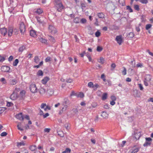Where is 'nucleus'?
<instances>
[{
    "mask_svg": "<svg viewBox=\"0 0 153 153\" xmlns=\"http://www.w3.org/2000/svg\"><path fill=\"white\" fill-rule=\"evenodd\" d=\"M55 7L56 10L58 12H61L64 8L62 4H59V5L56 4L55 6Z\"/></svg>",
    "mask_w": 153,
    "mask_h": 153,
    "instance_id": "6e6552de",
    "label": "nucleus"
},
{
    "mask_svg": "<svg viewBox=\"0 0 153 153\" xmlns=\"http://www.w3.org/2000/svg\"><path fill=\"white\" fill-rule=\"evenodd\" d=\"M124 69L122 71V74L123 75H125L126 74V70L125 68L123 67Z\"/></svg>",
    "mask_w": 153,
    "mask_h": 153,
    "instance_id": "864d4df0",
    "label": "nucleus"
},
{
    "mask_svg": "<svg viewBox=\"0 0 153 153\" xmlns=\"http://www.w3.org/2000/svg\"><path fill=\"white\" fill-rule=\"evenodd\" d=\"M19 60L17 59H16L13 62V65L14 66H16L17 65L18 62H19Z\"/></svg>",
    "mask_w": 153,
    "mask_h": 153,
    "instance_id": "f704fd0d",
    "label": "nucleus"
},
{
    "mask_svg": "<svg viewBox=\"0 0 153 153\" xmlns=\"http://www.w3.org/2000/svg\"><path fill=\"white\" fill-rule=\"evenodd\" d=\"M46 62H49L51 61V58L50 56H47L45 59Z\"/></svg>",
    "mask_w": 153,
    "mask_h": 153,
    "instance_id": "c9c22d12",
    "label": "nucleus"
},
{
    "mask_svg": "<svg viewBox=\"0 0 153 153\" xmlns=\"http://www.w3.org/2000/svg\"><path fill=\"white\" fill-rule=\"evenodd\" d=\"M69 103V101L68 99H65L64 102H63L62 105L63 106L60 110L59 114H61L63 112L65 111L68 107V104Z\"/></svg>",
    "mask_w": 153,
    "mask_h": 153,
    "instance_id": "f257e3e1",
    "label": "nucleus"
},
{
    "mask_svg": "<svg viewBox=\"0 0 153 153\" xmlns=\"http://www.w3.org/2000/svg\"><path fill=\"white\" fill-rule=\"evenodd\" d=\"M152 26V25L150 24H148L146 25V30H148L151 28Z\"/></svg>",
    "mask_w": 153,
    "mask_h": 153,
    "instance_id": "ea45409f",
    "label": "nucleus"
},
{
    "mask_svg": "<svg viewBox=\"0 0 153 153\" xmlns=\"http://www.w3.org/2000/svg\"><path fill=\"white\" fill-rule=\"evenodd\" d=\"M105 62V59H104L102 57H101L100 58V61L99 62L101 63V64H104Z\"/></svg>",
    "mask_w": 153,
    "mask_h": 153,
    "instance_id": "473e14b6",
    "label": "nucleus"
},
{
    "mask_svg": "<svg viewBox=\"0 0 153 153\" xmlns=\"http://www.w3.org/2000/svg\"><path fill=\"white\" fill-rule=\"evenodd\" d=\"M101 116L104 119H107L108 118V114L106 112H102Z\"/></svg>",
    "mask_w": 153,
    "mask_h": 153,
    "instance_id": "4468645a",
    "label": "nucleus"
},
{
    "mask_svg": "<svg viewBox=\"0 0 153 153\" xmlns=\"http://www.w3.org/2000/svg\"><path fill=\"white\" fill-rule=\"evenodd\" d=\"M10 99L12 100H16L18 98V96H10Z\"/></svg>",
    "mask_w": 153,
    "mask_h": 153,
    "instance_id": "8fccbe9b",
    "label": "nucleus"
},
{
    "mask_svg": "<svg viewBox=\"0 0 153 153\" xmlns=\"http://www.w3.org/2000/svg\"><path fill=\"white\" fill-rule=\"evenodd\" d=\"M36 147L35 145H32L30 146L29 149L32 151H35L36 149Z\"/></svg>",
    "mask_w": 153,
    "mask_h": 153,
    "instance_id": "a878e982",
    "label": "nucleus"
},
{
    "mask_svg": "<svg viewBox=\"0 0 153 153\" xmlns=\"http://www.w3.org/2000/svg\"><path fill=\"white\" fill-rule=\"evenodd\" d=\"M49 79L50 78L48 77H45L41 80V82L42 84L45 85L47 83Z\"/></svg>",
    "mask_w": 153,
    "mask_h": 153,
    "instance_id": "f8f14e48",
    "label": "nucleus"
},
{
    "mask_svg": "<svg viewBox=\"0 0 153 153\" xmlns=\"http://www.w3.org/2000/svg\"><path fill=\"white\" fill-rule=\"evenodd\" d=\"M25 145V143L23 142H20L18 144V145L19 146H24Z\"/></svg>",
    "mask_w": 153,
    "mask_h": 153,
    "instance_id": "774afa93",
    "label": "nucleus"
},
{
    "mask_svg": "<svg viewBox=\"0 0 153 153\" xmlns=\"http://www.w3.org/2000/svg\"><path fill=\"white\" fill-rule=\"evenodd\" d=\"M34 60L36 64L38 63L39 62V59L38 56H35Z\"/></svg>",
    "mask_w": 153,
    "mask_h": 153,
    "instance_id": "c756f323",
    "label": "nucleus"
},
{
    "mask_svg": "<svg viewBox=\"0 0 153 153\" xmlns=\"http://www.w3.org/2000/svg\"><path fill=\"white\" fill-rule=\"evenodd\" d=\"M48 39L49 40L52 42L53 43H54L55 42V40L54 37L51 36H49Z\"/></svg>",
    "mask_w": 153,
    "mask_h": 153,
    "instance_id": "5701e85b",
    "label": "nucleus"
},
{
    "mask_svg": "<svg viewBox=\"0 0 153 153\" xmlns=\"http://www.w3.org/2000/svg\"><path fill=\"white\" fill-rule=\"evenodd\" d=\"M111 100L110 101V104L112 105H114L115 104V101L117 100V98L116 96H111Z\"/></svg>",
    "mask_w": 153,
    "mask_h": 153,
    "instance_id": "9d476101",
    "label": "nucleus"
},
{
    "mask_svg": "<svg viewBox=\"0 0 153 153\" xmlns=\"http://www.w3.org/2000/svg\"><path fill=\"white\" fill-rule=\"evenodd\" d=\"M100 34H101V33L99 31H97L95 33V36L97 37H98L100 36Z\"/></svg>",
    "mask_w": 153,
    "mask_h": 153,
    "instance_id": "49530a36",
    "label": "nucleus"
},
{
    "mask_svg": "<svg viewBox=\"0 0 153 153\" xmlns=\"http://www.w3.org/2000/svg\"><path fill=\"white\" fill-rule=\"evenodd\" d=\"M71 149L69 148H67L65 150L62 152V153H70Z\"/></svg>",
    "mask_w": 153,
    "mask_h": 153,
    "instance_id": "c85d7f7f",
    "label": "nucleus"
},
{
    "mask_svg": "<svg viewBox=\"0 0 153 153\" xmlns=\"http://www.w3.org/2000/svg\"><path fill=\"white\" fill-rule=\"evenodd\" d=\"M30 91L33 93H35L37 91V88L35 84H31L30 87Z\"/></svg>",
    "mask_w": 153,
    "mask_h": 153,
    "instance_id": "423d86ee",
    "label": "nucleus"
},
{
    "mask_svg": "<svg viewBox=\"0 0 153 153\" xmlns=\"http://www.w3.org/2000/svg\"><path fill=\"white\" fill-rule=\"evenodd\" d=\"M147 51L150 55L153 56V53L151 52L149 50H147Z\"/></svg>",
    "mask_w": 153,
    "mask_h": 153,
    "instance_id": "0e129e2a",
    "label": "nucleus"
},
{
    "mask_svg": "<svg viewBox=\"0 0 153 153\" xmlns=\"http://www.w3.org/2000/svg\"><path fill=\"white\" fill-rule=\"evenodd\" d=\"M48 92L50 95H53V90L52 89H49L48 91Z\"/></svg>",
    "mask_w": 153,
    "mask_h": 153,
    "instance_id": "6e6d98bb",
    "label": "nucleus"
},
{
    "mask_svg": "<svg viewBox=\"0 0 153 153\" xmlns=\"http://www.w3.org/2000/svg\"><path fill=\"white\" fill-rule=\"evenodd\" d=\"M13 32V30L12 28L10 27L9 28L8 32V35L9 37L11 36Z\"/></svg>",
    "mask_w": 153,
    "mask_h": 153,
    "instance_id": "6ab92c4d",
    "label": "nucleus"
},
{
    "mask_svg": "<svg viewBox=\"0 0 153 153\" xmlns=\"http://www.w3.org/2000/svg\"><path fill=\"white\" fill-rule=\"evenodd\" d=\"M55 6L56 4H62L61 0H54Z\"/></svg>",
    "mask_w": 153,
    "mask_h": 153,
    "instance_id": "cd10ccee",
    "label": "nucleus"
},
{
    "mask_svg": "<svg viewBox=\"0 0 153 153\" xmlns=\"http://www.w3.org/2000/svg\"><path fill=\"white\" fill-rule=\"evenodd\" d=\"M134 8L135 10H136L137 11H139L140 10L139 6V5H134Z\"/></svg>",
    "mask_w": 153,
    "mask_h": 153,
    "instance_id": "de8ad7c7",
    "label": "nucleus"
},
{
    "mask_svg": "<svg viewBox=\"0 0 153 153\" xmlns=\"http://www.w3.org/2000/svg\"><path fill=\"white\" fill-rule=\"evenodd\" d=\"M17 127L18 130L22 131L23 130V129L22 126V123H18L17 125Z\"/></svg>",
    "mask_w": 153,
    "mask_h": 153,
    "instance_id": "4be33fe9",
    "label": "nucleus"
},
{
    "mask_svg": "<svg viewBox=\"0 0 153 153\" xmlns=\"http://www.w3.org/2000/svg\"><path fill=\"white\" fill-rule=\"evenodd\" d=\"M86 20L85 19L83 18L81 19L80 22L82 24H85L86 22Z\"/></svg>",
    "mask_w": 153,
    "mask_h": 153,
    "instance_id": "c03bdc74",
    "label": "nucleus"
},
{
    "mask_svg": "<svg viewBox=\"0 0 153 153\" xmlns=\"http://www.w3.org/2000/svg\"><path fill=\"white\" fill-rule=\"evenodd\" d=\"M10 68L7 66H3L1 67V71L4 72L10 73L11 72Z\"/></svg>",
    "mask_w": 153,
    "mask_h": 153,
    "instance_id": "39448f33",
    "label": "nucleus"
},
{
    "mask_svg": "<svg viewBox=\"0 0 153 153\" xmlns=\"http://www.w3.org/2000/svg\"><path fill=\"white\" fill-rule=\"evenodd\" d=\"M151 79V76L149 75H147L146 76L145 80L149 82Z\"/></svg>",
    "mask_w": 153,
    "mask_h": 153,
    "instance_id": "b1692460",
    "label": "nucleus"
},
{
    "mask_svg": "<svg viewBox=\"0 0 153 153\" xmlns=\"http://www.w3.org/2000/svg\"><path fill=\"white\" fill-rule=\"evenodd\" d=\"M7 102V104L6 105L7 107H10L11 106H13V104L11 102H9L6 101Z\"/></svg>",
    "mask_w": 153,
    "mask_h": 153,
    "instance_id": "58836bf2",
    "label": "nucleus"
},
{
    "mask_svg": "<svg viewBox=\"0 0 153 153\" xmlns=\"http://www.w3.org/2000/svg\"><path fill=\"white\" fill-rule=\"evenodd\" d=\"M105 76L104 74H102L101 76V78L103 80L104 82L106 81Z\"/></svg>",
    "mask_w": 153,
    "mask_h": 153,
    "instance_id": "37998d69",
    "label": "nucleus"
},
{
    "mask_svg": "<svg viewBox=\"0 0 153 153\" xmlns=\"http://www.w3.org/2000/svg\"><path fill=\"white\" fill-rule=\"evenodd\" d=\"M43 12V10L42 9L39 8L36 11V12L39 15Z\"/></svg>",
    "mask_w": 153,
    "mask_h": 153,
    "instance_id": "bb28decb",
    "label": "nucleus"
},
{
    "mask_svg": "<svg viewBox=\"0 0 153 153\" xmlns=\"http://www.w3.org/2000/svg\"><path fill=\"white\" fill-rule=\"evenodd\" d=\"M74 22L76 23H78L79 22V19L78 18H75L74 20Z\"/></svg>",
    "mask_w": 153,
    "mask_h": 153,
    "instance_id": "a18cd8bd",
    "label": "nucleus"
},
{
    "mask_svg": "<svg viewBox=\"0 0 153 153\" xmlns=\"http://www.w3.org/2000/svg\"><path fill=\"white\" fill-rule=\"evenodd\" d=\"M119 2L120 4L122 6H123L125 5V0H119Z\"/></svg>",
    "mask_w": 153,
    "mask_h": 153,
    "instance_id": "2f4dec72",
    "label": "nucleus"
},
{
    "mask_svg": "<svg viewBox=\"0 0 153 153\" xmlns=\"http://www.w3.org/2000/svg\"><path fill=\"white\" fill-rule=\"evenodd\" d=\"M97 16L100 18H103L105 17V15L102 13H98Z\"/></svg>",
    "mask_w": 153,
    "mask_h": 153,
    "instance_id": "393cba45",
    "label": "nucleus"
},
{
    "mask_svg": "<svg viewBox=\"0 0 153 153\" xmlns=\"http://www.w3.org/2000/svg\"><path fill=\"white\" fill-rule=\"evenodd\" d=\"M49 114L48 113H46L45 114H44L43 115V117L44 118H45L49 116Z\"/></svg>",
    "mask_w": 153,
    "mask_h": 153,
    "instance_id": "69168bd1",
    "label": "nucleus"
},
{
    "mask_svg": "<svg viewBox=\"0 0 153 153\" xmlns=\"http://www.w3.org/2000/svg\"><path fill=\"white\" fill-rule=\"evenodd\" d=\"M116 40L119 45H121L123 41L122 36L121 35L117 36L116 38Z\"/></svg>",
    "mask_w": 153,
    "mask_h": 153,
    "instance_id": "1a4fd4ad",
    "label": "nucleus"
},
{
    "mask_svg": "<svg viewBox=\"0 0 153 153\" xmlns=\"http://www.w3.org/2000/svg\"><path fill=\"white\" fill-rule=\"evenodd\" d=\"M126 9L129 11L130 12H132L133 10L130 6H128L126 7Z\"/></svg>",
    "mask_w": 153,
    "mask_h": 153,
    "instance_id": "09e8293b",
    "label": "nucleus"
},
{
    "mask_svg": "<svg viewBox=\"0 0 153 153\" xmlns=\"http://www.w3.org/2000/svg\"><path fill=\"white\" fill-rule=\"evenodd\" d=\"M25 49V46H22L20 47L19 49V51L22 52Z\"/></svg>",
    "mask_w": 153,
    "mask_h": 153,
    "instance_id": "4c0bfd02",
    "label": "nucleus"
},
{
    "mask_svg": "<svg viewBox=\"0 0 153 153\" xmlns=\"http://www.w3.org/2000/svg\"><path fill=\"white\" fill-rule=\"evenodd\" d=\"M30 35L32 37H35L36 36V31L33 30H31L30 31Z\"/></svg>",
    "mask_w": 153,
    "mask_h": 153,
    "instance_id": "a211bd4d",
    "label": "nucleus"
},
{
    "mask_svg": "<svg viewBox=\"0 0 153 153\" xmlns=\"http://www.w3.org/2000/svg\"><path fill=\"white\" fill-rule=\"evenodd\" d=\"M0 81L2 82L3 84H6L7 83V82L4 78H2L0 79Z\"/></svg>",
    "mask_w": 153,
    "mask_h": 153,
    "instance_id": "e433bc0d",
    "label": "nucleus"
},
{
    "mask_svg": "<svg viewBox=\"0 0 153 153\" xmlns=\"http://www.w3.org/2000/svg\"><path fill=\"white\" fill-rule=\"evenodd\" d=\"M19 29L22 33H23L25 31V27L23 22H21L19 24Z\"/></svg>",
    "mask_w": 153,
    "mask_h": 153,
    "instance_id": "0eeeda50",
    "label": "nucleus"
},
{
    "mask_svg": "<svg viewBox=\"0 0 153 153\" xmlns=\"http://www.w3.org/2000/svg\"><path fill=\"white\" fill-rule=\"evenodd\" d=\"M105 108L108 109L109 108V106L108 104H106L104 106Z\"/></svg>",
    "mask_w": 153,
    "mask_h": 153,
    "instance_id": "338daca9",
    "label": "nucleus"
},
{
    "mask_svg": "<svg viewBox=\"0 0 153 153\" xmlns=\"http://www.w3.org/2000/svg\"><path fill=\"white\" fill-rule=\"evenodd\" d=\"M37 75L39 76H42L43 75V72L41 70H39L37 72Z\"/></svg>",
    "mask_w": 153,
    "mask_h": 153,
    "instance_id": "79ce46f5",
    "label": "nucleus"
},
{
    "mask_svg": "<svg viewBox=\"0 0 153 153\" xmlns=\"http://www.w3.org/2000/svg\"><path fill=\"white\" fill-rule=\"evenodd\" d=\"M136 66L138 68H141L143 66V65L142 64L139 63L137 64Z\"/></svg>",
    "mask_w": 153,
    "mask_h": 153,
    "instance_id": "680f3d73",
    "label": "nucleus"
},
{
    "mask_svg": "<svg viewBox=\"0 0 153 153\" xmlns=\"http://www.w3.org/2000/svg\"><path fill=\"white\" fill-rule=\"evenodd\" d=\"M58 134L61 137H63V132L61 131H59L57 132Z\"/></svg>",
    "mask_w": 153,
    "mask_h": 153,
    "instance_id": "a19ab883",
    "label": "nucleus"
},
{
    "mask_svg": "<svg viewBox=\"0 0 153 153\" xmlns=\"http://www.w3.org/2000/svg\"><path fill=\"white\" fill-rule=\"evenodd\" d=\"M102 50V47L98 46L97 48V51L98 52H100Z\"/></svg>",
    "mask_w": 153,
    "mask_h": 153,
    "instance_id": "3c124183",
    "label": "nucleus"
},
{
    "mask_svg": "<svg viewBox=\"0 0 153 153\" xmlns=\"http://www.w3.org/2000/svg\"><path fill=\"white\" fill-rule=\"evenodd\" d=\"M48 30L49 32L52 35H54L57 32L56 29L53 25H49Z\"/></svg>",
    "mask_w": 153,
    "mask_h": 153,
    "instance_id": "f03ea898",
    "label": "nucleus"
},
{
    "mask_svg": "<svg viewBox=\"0 0 153 153\" xmlns=\"http://www.w3.org/2000/svg\"><path fill=\"white\" fill-rule=\"evenodd\" d=\"M15 117L16 118L20 120H23L24 119V117H23L22 113L16 114L15 116Z\"/></svg>",
    "mask_w": 153,
    "mask_h": 153,
    "instance_id": "9b49d317",
    "label": "nucleus"
},
{
    "mask_svg": "<svg viewBox=\"0 0 153 153\" xmlns=\"http://www.w3.org/2000/svg\"><path fill=\"white\" fill-rule=\"evenodd\" d=\"M42 108H44L45 111H46L47 109L50 110V108L48 106H47L46 104L42 103L41 106Z\"/></svg>",
    "mask_w": 153,
    "mask_h": 153,
    "instance_id": "ddd939ff",
    "label": "nucleus"
},
{
    "mask_svg": "<svg viewBox=\"0 0 153 153\" xmlns=\"http://www.w3.org/2000/svg\"><path fill=\"white\" fill-rule=\"evenodd\" d=\"M13 57L12 56H10L8 58V60L9 62H11L13 60Z\"/></svg>",
    "mask_w": 153,
    "mask_h": 153,
    "instance_id": "13d9d810",
    "label": "nucleus"
},
{
    "mask_svg": "<svg viewBox=\"0 0 153 153\" xmlns=\"http://www.w3.org/2000/svg\"><path fill=\"white\" fill-rule=\"evenodd\" d=\"M5 60L4 57L0 56V62H3Z\"/></svg>",
    "mask_w": 153,
    "mask_h": 153,
    "instance_id": "e2e57ef3",
    "label": "nucleus"
},
{
    "mask_svg": "<svg viewBox=\"0 0 153 153\" xmlns=\"http://www.w3.org/2000/svg\"><path fill=\"white\" fill-rule=\"evenodd\" d=\"M7 134L5 132H3L1 133V136L2 137L5 136L7 135Z\"/></svg>",
    "mask_w": 153,
    "mask_h": 153,
    "instance_id": "4d7b16f0",
    "label": "nucleus"
},
{
    "mask_svg": "<svg viewBox=\"0 0 153 153\" xmlns=\"http://www.w3.org/2000/svg\"><path fill=\"white\" fill-rule=\"evenodd\" d=\"M141 136V134L140 132H138L135 133L134 135V137L136 140H138Z\"/></svg>",
    "mask_w": 153,
    "mask_h": 153,
    "instance_id": "f3484780",
    "label": "nucleus"
},
{
    "mask_svg": "<svg viewBox=\"0 0 153 153\" xmlns=\"http://www.w3.org/2000/svg\"><path fill=\"white\" fill-rule=\"evenodd\" d=\"M39 41L43 43H46L47 42V40L45 39H44L41 37L38 38Z\"/></svg>",
    "mask_w": 153,
    "mask_h": 153,
    "instance_id": "412c9836",
    "label": "nucleus"
},
{
    "mask_svg": "<svg viewBox=\"0 0 153 153\" xmlns=\"http://www.w3.org/2000/svg\"><path fill=\"white\" fill-rule=\"evenodd\" d=\"M140 2L142 4H146L148 2V0H140Z\"/></svg>",
    "mask_w": 153,
    "mask_h": 153,
    "instance_id": "603ef678",
    "label": "nucleus"
},
{
    "mask_svg": "<svg viewBox=\"0 0 153 153\" xmlns=\"http://www.w3.org/2000/svg\"><path fill=\"white\" fill-rule=\"evenodd\" d=\"M88 85L89 88H91L94 90H96L97 88L100 87V85L98 84L95 83L94 84L93 82H88Z\"/></svg>",
    "mask_w": 153,
    "mask_h": 153,
    "instance_id": "7ed1b4c3",
    "label": "nucleus"
},
{
    "mask_svg": "<svg viewBox=\"0 0 153 153\" xmlns=\"http://www.w3.org/2000/svg\"><path fill=\"white\" fill-rule=\"evenodd\" d=\"M51 129L49 128H45L44 129V131L45 132L48 133L50 131Z\"/></svg>",
    "mask_w": 153,
    "mask_h": 153,
    "instance_id": "bf43d9fd",
    "label": "nucleus"
},
{
    "mask_svg": "<svg viewBox=\"0 0 153 153\" xmlns=\"http://www.w3.org/2000/svg\"><path fill=\"white\" fill-rule=\"evenodd\" d=\"M70 96H84V94L82 92H80L79 95L75 93L74 91H72L71 92Z\"/></svg>",
    "mask_w": 153,
    "mask_h": 153,
    "instance_id": "dca6fc26",
    "label": "nucleus"
},
{
    "mask_svg": "<svg viewBox=\"0 0 153 153\" xmlns=\"http://www.w3.org/2000/svg\"><path fill=\"white\" fill-rule=\"evenodd\" d=\"M131 64L132 65L131 67L132 68H134L135 67V62L133 61H131Z\"/></svg>",
    "mask_w": 153,
    "mask_h": 153,
    "instance_id": "052dcab7",
    "label": "nucleus"
},
{
    "mask_svg": "<svg viewBox=\"0 0 153 153\" xmlns=\"http://www.w3.org/2000/svg\"><path fill=\"white\" fill-rule=\"evenodd\" d=\"M146 142L144 143L143 146L144 147H147L150 146L152 143V139L150 137H146Z\"/></svg>",
    "mask_w": 153,
    "mask_h": 153,
    "instance_id": "20e7f679",
    "label": "nucleus"
},
{
    "mask_svg": "<svg viewBox=\"0 0 153 153\" xmlns=\"http://www.w3.org/2000/svg\"><path fill=\"white\" fill-rule=\"evenodd\" d=\"M0 31L1 33L4 36L7 33V29L4 27L0 29Z\"/></svg>",
    "mask_w": 153,
    "mask_h": 153,
    "instance_id": "2eb2a0df",
    "label": "nucleus"
},
{
    "mask_svg": "<svg viewBox=\"0 0 153 153\" xmlns=\"http://www.w3.org/2000/svg\"><path fill=\"white\" fill-rule=\"evenodd\" d=\"M134 36V34L133 32H130V33L128 35V38H133Z\"/></svg>",
    "mask_w": 153,
    "mask_h": 153,
    "instance_id": "7c9ffc66",
    "label": "nucleus"
},
{
    "mask_svg": "<svg viewBox=\"0 0 153 153\" xmlns=\"http://www.w3.org/2000/svg\"><path fill=\"white\" fill-rule=\"evenodd\" d=\"M20 94L21 96H23L25 95V91L24 90H23L20 92Z\"/></svg>",
    "mask_w": 153,
    "mask_h": 153,
    "instance_id": "5fc2aeb1",
    "label": "nucleus"
},
{
    "mask_svg": "<svg viewBox=\"0 0 153 153\" xmlns=\"http://www.w3.org/2000/svg\"><path fill=\"white\" fill-rule=\"evenodd\" d=\"M139 150V148H136L135 149H134L131 153H136L138 152Z\"/></svg>",
    "mask_w": 153,
    "mask_h": 153,
    "instance_id": "72a5a7b5",
    "label": "nucleus"
},
{
    "mask_svg": "<svg viewBox=\"0 0 153 153\" xmlns=\"http://www.w3.org/2000/svg\"><path fill=\"white\" fill-rule=\"evenodd\" d=\"M17 82V80L15 79H10L9 80V83L11 85H15Z\"/></svg>",
    "mask_w": 153,
    "mask_h": 153,
    "instance_id": "aec40b11",
    "label": "nucleus"
}]
</instances>
